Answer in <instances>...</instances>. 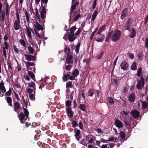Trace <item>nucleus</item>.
I'll return each mask as SVG.
<instances>
[{
	"label": "nucleus",
	"mask_w": 148,
	"mask_h": 148,
	"mask_svg": "<svg viewBox=\"0 0 148 148\" xmlns=\"http://www.w3.org/2000/svg\"><path fill=\"white\" fill-rule=\"evenodd\" d=\"M23 112H21L18 116V117L21 123H24L28 117L29 112L27 109L23 108Z\"/></svg>",
	"instance_id": "nucleus-1"
},
{
	"label": "nucleus",
	"mask_w": 148,
	"mask_h": 148,
	"mask_svg": "<svg viewBox=\"0 0 148 148\" xmlns=\"http://www.w3.org/2000/svg\"><path fill=\"white\" fill-rule=\"evenodd\" d=\"M111 37L112 41L115 42L119 40L121 36V33L120 30H118L115 32L113 33Z\"/></svg>",
	"instance_id": "nucleus-2"
},
{
	"label": "nucleus",
	"mask_w": 148,
	"mask_h": 148,
	"mask_svg": "<svg viewBox=\"0 0 148 148\" xmlns=\"http://www.w3.org/2000/svg\"><path fill=\"white\" fill-rule=\"evenodd\" d=\"M145 80L142 75L140 76V78L137 82L136 85L137 88L139 89H141L144 86Z\"/></svg>",
	"instance_id": "nucleus-3"
},
{
	"label": "nucleus",
	"mask_w": 148,
	"mask_h": 148,
	"mask_svg": "<svg viewBox=\"0 0 148 148\" xmlns=\"http://www.w3.org/2000/svg\"><path fill=\"white\" fill-rule=\"evenodd\" d=\"M105 37V35L101 33H97L95 35V40L98 42H102Z\"/></svg>",
	"instance_id": "nucleus-4"
},
{
	"label": "nucleus",
	"mask_w": 148,
	"mask_h": 148,
	"mask_svg": "<svg viewBox=\"0 0 148 148\" xmlns=\"http://www.w3.org/2000/svg\"><path fill=\"white\" fill-rule=\"evenodd\" d=\"M132 19L131 18H128L127 21V22L125 25V30H128L129 32L131 31L130 28L132 24Z\"/></svg>",
	"instance_id": "nucleus-5"
},
{
	"label": "nucleus",
	"mask_w": 148,
	"mask_h": 148,
	"mask_svg": "<svg viewBox=\"0 0 148 148\" xmlns=\"http://www.w3.org/2000/svg\"><path fill=\"white\" fill-rule=\"evenodd\" d=\"M41 6H42V10L40 11L41 16L40 17L42 19H44L46 17V7H47V5H45L44 6H42V4Z\"/></svg>",
	"instance_id": "nucleus-6"
},
{
	"label": "nucleus",
	"mask_w": 148,
	"mask_h": 148,
	"mask_svg": "<svg viewBox=\"0 0 148 148\" xmlns=\"http://www.w3.org/2000/svg\"><path fill=\"white\" fill-rule=\"evenodd\" d=\"M74 131L75 132V136L76 139L79 141L80 139L82 138L81 136V133L79 130H77V129L75 128L74 129Z\"/></svg>",
	"instance_id": "nucleus-7"
},
{
	"label": "nucleus",
	"mask_w": 148,
	"mask_h": 148,
	"mask_svg": "<svg viewBox=\"0 0 148 148\" xmlns=\"http://www.w3.org/2000/svg\"><path fill=\"white\" fill-rule=\"evenodd\" d=\"M24 56L26 60L28 61H32L33 62H35L36 61V57L34 56H33L31 54H25Z\"/></svg>",
	"instance_id": "nucleus-8"
},
{
	"label": "nucleus",
	"mask_w": 148,
	"mask_h": 148,
	"mask_svg": "<svg viewBox=\"0 0 148 148\" xmlns=\"http://www.w3.org/2000/svg\"><path fill=\"white\" fill-rule=\"evenodd\" d=\"M14 111L16 112L17 114H18V110L21 108V106L20 103L18 101L14 103L13 105Z\"/></svg>",
	"instance_id": "nucleus-9"
},
{
	"label": "nucleus",
	"mask_w": 148,
	"mask_h": 148,
	"mask_svg": "<svg viewBox=\"0 0 148 148\" xmlns=\"http://www.w3.org/2000/svg\"><path fill=\"white\" fill-rule=\"evenodd\" d=\"M67 58H66V62L68 64H72L73 63V56L72 54L67 55Z\"/></svg>",
	"instance_id": "nucleus-10"
},
{
	"label": "nucleus",
	"mask_w": 148,
	"mask_h": 148,
	"mask_svg": "<svg viewBox=\"0 0 148 148\" xmlns=\"http://www.w3.org/2000/svg\"><path fill=\"white\" fill-rule=\"evenodd\" d=\"M128 13V10L127 8L124 9L121 12L120 18L123 20L125 17L127 16Z\"/></svg>",
	"instance_id": "nucleus-11"
},
{
	"label": "nucleus",
	"mask_w": 148,
	"mask_h": 148,
	"mask_svg": "<svg viewBox=\"0 0 148 148\" xmlns=\"http://www.w3.org/2000/svg\"><path fill=\"white\" fill-rule=\"evenodd\" d=\"M120 66L123 70H127L128 69L129 64L125 61H124L121 63Z\"/></svg>",
	"instance_id": "nucleus-12"
},
{
	"label": "nucleus",
	"mask_w": 148,
	"mask_h": 148,
	"mask_svg": "<svg viewBox=\"0 0 148 148\" xmlns=\"http://www.w3.org/2000/svg\"><path fill=\"white\" fill-rule=\"evenodd\" d=\"M131 114L134 118L136 119L139 117L140 113L137 110H133L131 111Z\"/></svg>",
	"instance_id": "nucleus-13"
},
{
	"label": "nucleus",
	"mask_w": 148,
	"mask_h": 148,
	"mask_svg": "<svg viewBox=\"0 0 148 148\" xmlns=\"http://www.w3.org/2000/svg\"><path fill=\"white\" fill-rule=\"evenodd\" d=\"M66 112L67 113L68 116L70 117L73 116L74 114L73 112L72 111L71 108L68 107L66 108Z\"/></svg>",
	"instance_id": "nucleus-14"
},
{
	"label": "nucleus",
	"mask_w": 148,
	"mask_h": 148,
	"mask_svg": "<svg viewBox=\"0 0 148 148\" xmlns=\"http://www.w3.org/2000/svg\"><path fill=\"white\" fill-rule=\"evenodd\" d=\"M71 73L70 72H67V74L65 73L64 72L63 73L64 76L62 77V80L64 82H66L68 81L70 77V74Z\"/></svg>",
	"instance_id": "nucleus-15"
},
{
	"label": "nucleus",
	"mask_w": 148,
	"mask_h": 148,
	"mask_svg": "<svg viewBox=\"0 0 148 148\" xmlns=\"http://www.w3.org/2000/svg\"><path fill=\"white\" fill-rule=\"evenodd\" d=\"M114 124L116 127L119 128H122L123 127V124L122 122L118 119L115 120Z\"/></svg>",
	"instance_id": "nucleus-16"
},
{
	"label": "nucleus",
	"mask_w": 148,
	"mask_h": 148,
	"mask_svg": "<svg viewBox=\"0 0 148 148\" xmlns=\"http://www.w3.org/2000/svg\"><path fill=\"white\" fill-rule=\"evenodd\" d=\"M76 7V5L75 4L73 3L72 4L71 6V8L70 10V14H71L70 16V18L69 19V21H70L71 18H72V13L73 12V11L75 9Z\"/></svg>",
	"instance_id": "nucleus-17"
},
{
	"label": "nucleus",
	"mask_w": 148,
	"mask_h": 148,
	"mask_svg": "<svg viewBox=\"0 0 148 148\" xmlns=\"http://www.w3.org/2000/svg\"><path fill=\"white\" fill-rule=\"evenodd\" d=\"M5 12L3 10L2 11L1 14L0 16V22H1L2 24H4V21L5 19Z\"/></svg>",
	"instance_id": "nucleus-18"
},
{
	"label": "nucleus",
	"mask_w": 148,
	"mask_h": 148,
	"mask_svg": "<svg viewBox=\"0 0 148 148\" xmlns=\"http://www.w3.org/2000/svg\"><path fill=\"white\" fill-rule=\"evenodd\" d=\"M20 22L17 21H15L14 23V27L15 30H17L20 29Z\"/></svg>",
	"instance_id": "nucleus-19"
},
{
	"label": "nucleus",
	"mask_w": 148,
	"mask_h": 148,
	"mask_svg": "<svg viewBox=\"0 0 148 148\" xmlns=\"http://www.w3.org/2000/svg\"><path fill=\"white\" fill-rule=\"evenodd\" d=\"M36 24H34V26L38 31L42 30L43 29L42 26L37 22H36Z\"/></svg>",
	"instance_id": "nucleus-20"
},
{
	"label": "nucleus",
	"mask_w": 148,
	"mask_h": 148,
	"mask_svg": "<svg viewBox=\"0 0 148 148\" xmlns=\"http://www.w3.org/2000/svg\"><path fill=\"white\" fill-rule=\"evenodd\" d=\"M79 107L81 110L83 112L86 111V106L85 104H80L79 105Z\"/></svg>",
	"instance_id": "nucleus-21"
},
{
	"label": "nucleus",
	"mask_w": 148,
	"mask_h": 148,
	"mask_svg": "<svg viewBox=\"0 0 148 148\" xmlns=\"http://www.w3.org/2000/svg\"><path fill=\"white\" fill-rule=\"evenodd\" d=\"M135 99V95L134 94L132 93L129 96L128 100L131 102H133Z\"/></svg>",
	"instance_id": "nucleus-22"
},
{
	"label": "nucleus",
	"mask_w": 148,
	"mask_h": 148,
	"mask_svg": "<svg viewBox=\"0 0 148 148\" xmlns=\"http://www.w3.org/2000/svg\"><path fill=\"white\" fill-rule=\"evenodd\" d=\"M5 99H6V101L8 103V105L9 106L12 107V99L11 97H7L5 98Z\"/></svg>",
	"instance_id": "nucleus-23"
},
{
	"label": "nucleus",
	"mask_w": 148,
	"mask_h": 148,
	"mask_svg": "<svg viewBox=\"0 0 148 148\" xmlns=\"http://www.w3.org/2000/svg\"><path fill=\"white\" fill-rule=\"evenodd\" d=\"M136 33L134 29L132 28V31L130 33V37L131 38H134L136 35Z\"/></svg>",
	"instance_id": "nucleus-24"
},
{
	"label": "nucleus",
	"mask_w": 148,
	"mask_h": 148,
	"mask_svg": "<svg viewBox=\"0 0 148 148\" xmlns=\"http://www.w3.org/2000/svg\"><path fill=\"white\" fill-rule=\"evenodd\" d=\"M74 35L68 34V39L69 41L71 42H73L76 38V37H74Z\"/></svg>",
	"instance_id": "nucleus-25"
},
{
	"label": "nucleus",
	"mask_w": 148,
	"mask_h": 148,
	"mask_svg": "<svg viewBox=\"0 0 148 148\" xmlns=\"http://www.w3.org/2000/svg\"><path fill=\"white\" fill-rule=\"evenodd\" d=\"M95 91L93 89L90 88L87 94L88 96L92 97L93 95L94 94Z\"/></svg>",
	"instance_id": "nucleus-26"
},
{
	"label": "nucleus",
	"mask_w": 148,
	"mask_h": 148,
	"mask_svg": "<svg viewBox=\"0 0 148 148\" xmlns=\"http://www.w3.org/2000/svg\"><path fill=\"white\" fill-rule=\"evenodd\" d=\"M24 63L26 65V67H28L29 68L30 66H35V63H34L33 62H25Z\"/></svg>",
	"instance_id": "nucleus-27"
},
{
	"label": "nucleus",
	"mask_w": 148,
	"mask_h": 148,
	"mask_svg": "<svg viewBox=\"0 0 148 148\" xmlns=\"http://www.w3.org/2000/svg\"><path fill=\"white\" fill-rule=\"evenodd\" d=\"M26 27V31L27 32V34L29 38H32V36L30 29L29 27H27V25H25Z\"/></svg>",
	"instance_id": "nucleus-28"
},
{
	"label": "nucleus",
	"mask_w": 148,
	"mask_h": 148,
	"mask_svg": "<svg viewBox=\"0 0 148 148\" xmlns=\"http://www.w3.org/2000/svg\"><path fill=\"white\" fill-rule=\"evenodd\" d=\"M27 74L30 77L33 79L34 81H36L35 79V75L31 71H28Z\"/></svg>",
	"instance_id": "nucleus-29"
},
{
	"label": "nucleus",
	"mask_w": 148,
	"mask_h": 148,
	"mask_svg": "<svg viewBox=\"0 0 148 148\" xmlns=\"http://www.w3.org/2000/svg\"><path fill=\"white\" fill-rule=\"evenodd\" d=\"M98 12L97 10H95L94 13L92 15L91 18V20L94 21L95 18L97 15Z\"/></svg>",
	"instance_id": "nucleus-30"
},
{
	"label": "nucleus",
	"mask_w": 148,
	"mask_h": 148,
	"mask_svg": "<svg viewBox=\"0 0 148 148\" xmlns=\"http://www.w3.org/2000/svg\"><path fill=\"white\" fill-rule=\"evenodd\" d=\"M33 89L31 88H27L26 89V91L27 92L29 93H31L32 92H33L34 91H35L36 90V88L35 87V86L34 87H32Z\"/></svg>",
	"instance_id": "nucleus-31"
},
{
	"label": "nucleus",
	"mask_w": 148,
	"mask_h": 148,
	"mask_svg": "<svg viewBox=\"0 0 148 148\" xmlns=\"http://www.w3.org/2000/svg\"><path fill=\"white\" fill-rule=\"evenodd\" d=\"M106 26V25H103L99 28L97 32L99 33H101L103 31L105 30Z\"/></svg>",
	"instance_id": "nucleus-32"
},
{
	"label": "nucleus",
	"mask_w": 148,
	"mask_h": 148,
	"mask_svg": "<svg viewBox=\"0 0 148 148\" xmlns=\"http://www.w3.org/2000/svg\"><path fill=\"white\" fill-rule=\"evenodd\" d=\"M36 16L37 17V19L38 21L39 22H40V17L39 14V12L38 10L36 8Z\"/></svg>",
	"instance_id": "nucleus-33"
},
{
	"label": "nucleus",
	"mask_w": 148,
	"mask_h": 148,
	"mask_svg": "<svg viewBox=\"0 0 148 148\" xmlns=\"http://www.w3.org/2000/svg\"><path fill=\"white\" fill-rule=\"evenodd\" d=\"M77 29L76 27L74 26L72 27L70 29V32L69 34L74 35V32Z\"/></svg>",
	"instance_id": "nucleus-34"
},
{
	"label": "nucleus",
	"mask_w": 148,
	"mask_h": 148,
	"mask_svg": "<svg viewBox=\"0 0 148 148\" xmlns=\"http://www.w3.org/2000/svg\"><path fill=\"white\" fill-rule=\"evenodd\" d=\"M79 74V71L78 70L75 69L74 70L73 72L71 74L74 76L76 77Z\"/></svg>",
	"instance_id": "nucleus-35"
},
{
	"label": "nucleus",
	"mask_w": 148,
	"mask_h": 148,
	"mask_svg": "<svg viewBox=\"0 0 148 148\" xmlns=\"http://www.w3.org/2000/svg\"><path fill=\"white\" fill-rule=\"evenodd\" d=\"M80 46V43L79 42H78L77 45L75 47V51L77 54L79 53Z\"/></svg>",
	"instance_id": "nucleus-36"
},
{
	"label": "nucleus",
	"mask_w": 148,
	"mask_h": 148,
	"mask_svg": "<svg viewBox=\"0 0 148 148\" xmlns=\"http://www.w3.org/2000/svg\"><path fill=\"white\" fill-rule=\"evenodd\" d=\"M119 135L120 137L122 139H123L125 138L126 134L124 132L121 131L119 133Z\"/></svg>",
	"instance_id": "nucleus-37"
},
{
	"label": "nucleus",
	"mask_w": 148,
	"mask_h": 148,
	"mask_svg": "<svg viewBox=\"0 0 148 148\" xmlns=\"http://www.w3.org/2000/svg\"><path fill=\"white\" fill-rule=\"evenodd\" d=\"M64 52L65 53L67 54V55L69 54L71 55V54L70 53V49L69 48V47H66L64 49Z\"/></svg>",
	"instance_id": "nucleus-38"
},
{
	"label": "nucleus",
	"mask_w": 148,
	"mask_h": 148,
	"mask_svg": "<svg viewBox=\"0 0 148 148\" xmlns=\"http://www.w3.org/2000/svg\"><path fill=\"white\" fill-rule=\"evenodd\" d=\"M72 82L71 81H69L66 83V87L68 88H72Z\"/></svg>",
	"instance_id": "nucleus-39"
},
{
	"label": "nucleus",
	"mask_w": 148,
	"mask_h": 148,
	"mask_svg": "<svg viewBox=\"0 0 148 148\" xmlns=\"http://www.w3.org/2000/svg\"><path fill=\"white\" fill-rule=\"evenodd\" d=\"M35 86V83L32 81L31 82L28 83L27 88H29V87H34Z\"/></svg>",
	"instance_id": "nucleus-40"
},
{
	"label": "nucleus",
	"mask_w": 148,
	"mask_h": 148,
	"mask_svg": "<svg viewBox=\"0 0 148 148\" xmlns=\"http://www.w3.org/2000/svg\"><path fill=\"white\" fill-rule=\"evenodd\" d=\"M78 124L75 121H72V125L73 128H75L78 125Z\"/></svg>",
	"instance_id": "nucleus-41"
},
{
	"label": "nucleus",
	"mask_w": 148,
	"mask_h": 148,
	"mask_svg": "<svg viewBox=\"0 0 148 148\" xmlns=\"http://www.w3.org/2000/svg\"><path fill=\"white\" fill-rule=\"evenodd\" d=\"M113 33V31H111V32H110L108 34V37H106V42H108L110 38L111 37V36L112 34Z\"/></svg>",
	"instance_id": "nucleus-42"
},
{
	"label": "nucleus",
	"mask_w": 148,
	"mask_h": 148,
	"mask_svg": "<svg viewBox=\"0 0 148 148\" xmlns=\"http://www.w3.org/2000/svg\"><path fill=\"white\" fill-rule=\"evenodd\" d=\"M136 68V62H134L132 64L131 69L132 70H135Z\"/></svg>",
	"instance_id": "nucleus-43"
},
{
	"label": "nucleus",
	"mask_w": 148,
	"mask_h": 148,
	"mask_svg": "<svg viewBox=\"0 0 148 148\" xmlns=\"http://www.w3.org/2000/svg\"><path fill=\"white\" fill-rule=\"evenodd\" d=\"M12 93V90L11 88L10 87V88L9 90L7 92H6L5 93V95L6 96L9 97L11 95Z\"/></svg>",
	"instance_id": "nucleus-44"
},
{
	"label": "nucleus",
	"mask_w": 148,
	"mask_h": 148,
	"mask_svg": "<svg viewBox=\"0 0 148 148\" xmlns=\"http://www.w3.org/2000/svg\"><path fill=\"white\" fill-rule=\"evenodd\" d=\"M26 69H27V71H28L29 70H30L35 73V70H36V68L35 66L34 67H31L30 66L28 68L27 67H26Z\"/></svg>",
	"instance_id": "nucleus-45"
},
{
	"label": "nucleus",
	"mask_w": 148,
	"mask_h": 148,
	"mask_svg": "<svg viewBox=\"0 0 148 148\" xmlns=\"http://www.w3.org/2000/svg\"><path fill=\"white\" fill-rule=\"evenodd\" d=\"M28 49L29 53L33 54L34 50L32 47H31V46H29L28 47Z\"/></svg>",
	"instance_id": "nucleus-46"
},
{
	"label": "nucleus",
	"mask_w": 148,
	"mask_h": 148,
	"mask_svg": "<svg viewBox=\"0 0 148 148\" xmlns=\"http://www.w3.org/2000/svg\"><path fill=\"white\" fill-rule=\"evenodd\" d=\"M0 89L1 90L5 89L4 86V84L3 81H1L0 83Z\"/></svg>",
	"instance_id": "nucleus-47"
},
{
	"label": "nucleus",
	"mask_w": 148,
	"mask_h": 148,
	"mask_svg": "<svg viewBox=\"0 0 148 148\" xmlns=\"http://www.w3.org/2000/svg\"><path fill=\"white\" fill-rule=\"evenodd\" d=\"M142 68L141 67H140L137 72V75L139 77L140 76V75L142 74Z\"/></svg>",
	"instance_id": "nucleus-48"
},
{
	"label": "nucleus",
	"mask_w": 148,
	"mask_h": 148,
	"mask_svg": "<svg viewBox=\"0 0 148 148\" xmlns=\"http://www.w3.org/2000/svg\"><path fill=\"white\" fill-rule=\"evenodd\" d=\"M148 103L147 102L144 101L142 104V107L143 109L146 108L148 106Z\"/></svg>",
	"instance_id": "nucleus-49"
},
{
	"label": "nucleus",
	"mask_w": 148,
	"mask_h": 148,
	"mask_svg": "<svg viewBox=\"0 0 148 148\" xmlns=\"http://www.w3.org/2000/svg\"><path fill=\"white\" fill-rule=\"evenodd\" d=\"M97 0H94V2H92V7L93 9H94L96 8L97 4Z\"/></svg>",
	"instance_id": "nucleus-50"
},
{
	"label": "nucleus",
	"mask_w": 148,
	"mask_h": 148,
	"mask_svg": "<svg viewBox=\"0 0 148 148\" xmlns=\"http://www.w3.org/2000/svg\"><path fill=\"white\" fill-rule=\"evenodd\" d=\"M13 48L15 53L18 54L19 53V50L17 48L15 45H14L13 46Z\"/></svg>",
	"instance_id": "nucleus-51"
},
{
	"label": "nucleus",
	"mask_w": 148,
	"mask_h": 148,
	"mask_svg": "<svg viewBox=\"0 0 148 148\" xmlns=\"http://www.w3.org/2000/svg\"><path fill=\"white\" fill-rule=\"evenodd\" d=\"M34 30L35 33L36 34L37 36L38 37H39L40 38H41L42 37H43V36H44V34L42 35V34H39L38 33V32H37L36 31V29H34Z\"/></svg>",
	"instance_id": "nucleus-52"
},
{
	"label": "nucleus",
	"mask_w": 148,
	"mask_h": 148,
	"mask_svg": "<svg viewBox=\"0 0 148 148\" xmlns=\"http://www.w3.org/2000/svg\"><path fill=\"white\" fill-rule=\"evenodd\" d=\"M71 65V64H69V65L65 67V69L67 71H69L73 67V66Z\"/></svg>",
	"instance_id": "nucleus-53"
},
{
	"label": "nucleus",
	"mask_w": 148,
	"mask_h": 148,
	"mask_svg": "<svg viewBox=\"0 0 148 148\" xmlns=\"http://www.w3.org/2000/svg\"><path fill=\"white\" fill-rule=\"evenodd\" d=\"M71 102L69 100H67L66 101L65 104L67 106L69 107L71 106Z\"/></svg>",
	"instance_id": "nucleus-54"
},
{
	"label": "nucleus",
	"mask_w": 148,
	"mask_h": 148,
	"mask_svg": "<svg viewBox=\"0 0 148 148\" xmlns=\"http://www.w3.org/2000/svg\"><path fill=\"white\" fill-rule=\"evenodd\" d=\"M85 140L86 139H84V138L81 141V143L84 146L87 147L88 143L86 142L85 141Z\"/></svg>",
	"instance_id": "nucleus-55"
},
{
	"label": "nucleus",
	"mask_w": 148,
	"mask_h": 148,
	"mask_svg": "<svg viewBox=\"0 0 148 148\" xmlns=\"http://www.w3.org/2000/svg\"><path fill=\"white\" fill-rule=\"evenodd\" d=\"M19 42L23 47H25L26 46V43L24 40L23 39H20L19 40Z\"/></svg>",
	"instance_id": "nucleus-56"
},
{
	"label": "nucleus",
	"mask_w": 148,
	"mask_h": 148,
	"mask_svg": "<svg viewBox=\"0 0 148 148\" xmlns=\"http://www.w3.org/2000/svg\"><path fill=\"white\" fill-rule=\"evenodd\" d=\"M35 96L33 94H31L29 95V97L30 100L34 101L35 99V98L34 97Z\"/></svg>",
	"instance_id": "nucleus-57"
},
{
	"label": "nucleus",
	"mask_w": 148,
	"mask_h": 148,
	"mask_svg": "<svg viewBox=\"0 0 148 148\" xmlns=\"http://www.w3.org/2000/svg\"><path fill=\"white\" fill-rule=\"evenodd\" d=\"M81 15L79 14H77L74 18L73 19V21L74 22H76L77 21L79 18L80 17Z\"/></svg>",
	"instance_id": "nucleus-58"
},
{
	"label": "nucleus",
	"mask_w": 148,
	"mask_h": 148,
	"mask_svg": "<svg viewBox=\"0 0 148 148\" xmlns=\"http://www.w3.org/2000/svg\"><path fill=\"white\" fill-rule=\"evenodd\" d=\"M124 122L127 126H130V123L126 119H124Z\"/></svg>",
	"instance_id": "nucleus-59"
},
{
	"label": "nucleus",
	"mask_w": 148,
	"mask_h": 148,
	"mask_svg": "<svg viewBox=\"0 0 148 148\" xmlns=\"http://www.w3.org/2000/svg\"><path fill=\"white\" fill-rule=\"evenodd\" d=\"M3 53L4 57L6 58L7 57L6 52L4 47H3Z\"/></svg>",
	"instance_id": "nucleus-60"
},
{
	"label": "nucleus",
	"mask_w": 148,
	"mask_h": 148,
	"mask_svg": "<svg viewBox=\"0 0 148 148\" xmlns=\"http://www.w3.org/2000/svg\"><path fill=\"white\" fill-rule=\"evenodd\" d=\"M16 17L17 18V20H16L15 21H17L20 22V19L19 18V13L18 12H16Z\"/></svg>",
	"instance_id": "nucleus-61"
},
{
	"label": "nucleus",
	"mask_w": 148,
	"mask_h": 148,
	"mask_svg": "<svg viewBox=\"0 0 148 148\" xmlns=\"http://www.w3.org/2000/svg\"><path fill=\"white\" fill-rule=\"evenodd\" d=\"M108 102L109 103H111V104H113L114 103V101L112 98L108 97Z\"/></svg>",
	"instance_id": "nucleus-62"
},
{
	"label": "nucleus",
	"mask_w": 148,
	"mask_h": 148,
	"mask_svg": "<svg viewBox=\"0 0 148 148\" xmlns=\"http://www.w3.org/2000/svg\"><path fill=\"white\" fill-rule=\"evenodd\" d=\"M78 125L79 127L81 129H83V126L82 121H80Z\"/></svg>",
	"instance_id": "nucleus-63"
},
{
	"label": "nucleus",
	"mask_w": 148,
	"mask_h": 148,
	"mask_svg": "<svg viewBox=\"0 0 148 148\" xmlns=\"http://www.w3.org/2000/svg\"><path fill=\"white\" fill-rule=\"evenodd\" d=\"M145 47L148 49V38H146L145 43Z\"/></svg>",
	"instance_id": "nucleus-64"
}]
</instances>
